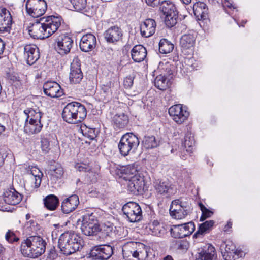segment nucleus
<instances>
[{"instance_id":"obj_35","label":"nucleus","mask_w":260,"mask_h":260,"mask_svg":"<svg viewBox=\"0 0 260 260\" xmlns=\"http://www.w3.org/2000/svg\"><path fill=\"white\" fill-rule=\"evenodd\" d=\"M45 207L51 211L55 210L58 206V198L54 194L46 196L43 200Z\"/></svg>"},{"instance_id":"obj_50","label":"nucleus","mask_w":260,"mask_h":260,"mask_svg":"<svg viewBox=\"0 0 260 260\" xmlns=\"http://www.w3.org/2000/svg\"><path fill=\"white\" fill-rule=\"evenodd\" d=\"M182 225L185 231L186 237L190 235L195 230L194 223L192 221L182 224Z\"/></svg>"},{"instance_id":"obj_7","label":"nucleus","mask_w":260,"mask_h":260,"mask_svg":"<svg viewBox=\"0 0 260 260\" xmlns=\"http://www.w3.org/2000/svg\"><path fill=\"white\" fill-rule=\"evenodd\" d=\"M122 211L125 218L130 222H138L142 218L141 208L136 202H129L125 204Z\"/></svg>"},{"instance_id":"obj_2","label":"nucleus","mask_w":260,"mask_h":260,"mask_svg":"<svg viewBox=\"0 0 260 260\" xmlns=\"http://www.w3.org/2000/svg\"><path fill=\"white\" fill-rule=\"evenodd\" d=\"M46 242L39 236H31L21 242L20 251L25 256L36 258L43 254L46 249Z\"/></svg>"},{"instance_id":"obj_32","label":"nucleus","mask_w":260,"mask_h":260,"mask_svg":"<svg viewBox=\"0 0 260 260\" xmlns=\"http://www.w3.org/2000/svg\"><path fill=\"white\" fill-rule=\"evenodd\" d=\"M42 127L43 124L41 122L29 121L28 119H26L24 131L26 133L29 134H37L41 131Z\"/></svg>"},{"instance_id":"obj_58","label":"nucleus","mask_w":260,"mask_h":260,"mask_svg":"<svg viewBox=\"0 0 260 260\" xmlns=\"http://www.w3.org/2000/svg\"><path fill=\"white\" fill-rule=\"evenodd\" d=\"M223 6L224 7H227L229 8H232L235 9V7L233 5L232 3H231L228 0H225L224 2L223 3Z\"/></svg>"},{"instance_id":"obj_3","label":"nucleus","mask_w":260,"mask_h":260,"mask_svg":"<svg viewBox=\"0 0 260 260\" xmlns=\"http://www.w3.org/2000/svg\"><path fill=\"white\" fill-rule=\"evenodd\" d=\"M58 245L63 254L69 255L79 250L83 246V241L77 234L68 231L60 235Z\"/></svg>"},{"instance_id":"obj_26","label":"nucleus","mask_w":260,"mask_h":260,"mask_svg":"<svg viewBox=\"0 0 260 260\" xmlns=\"http://www.w3.org/2000/svg\"><path fill=\"white\" fill-rule=\"evenodd\" d=\"M216 257L215 248L211 244H208L203 248L199 249L196 260H213Z\"/></svg>"},{"instance_id":"obj_11","label":"nucleus","mask_w":260,"mask_h":260,"mask_svg":"<svg viewBox=\"0 0 260 260\" xmlns=\"http://www.w3.org/2000/svg\"><path fill=\"white\" fill-rule=\"evenodd\" d=\"M114 248L109 245L94 246L89 253V256L94 259L107 260L113 254Z\"/></svg>"},{"instance_id":"obj_44","label":"nucleus","mask_w":260,"mask_h":260,"mask_svg":"<svg viewBox=\"0 0 260 260\" xmlns=\"http://www.w3.org/2000/svg\"><path fill=\"white\" fill-rule=\"evenodd\" d=\"M100 229L99 233L101 234V236L104 238H106L112 233L113 231V226L111 225L110 223H102L99 224Z\"/></svg>"},{"instance_id":"obj_23","label":"nucleus","mask_w":260,"mask_h":260,"mask_svg":"<svg viewBox=\"0 0 260 260\" xmlns=\"http://www.w3.org/2000/svg\"><path fill=\"white\" fill-rule=\"evenodd\" d=\"M79 204L78 196L73 194L65 199L61 204V210L65 214L74 211Z\"/></svg>"},{"instance_id":"obj_46","label":"nucleus","mask_w":260,"mask_h":260,"mask_svg":"<svg viewBox=\"0 0 260 260\" xmlns=\"http://www.w3.org/2000/svg\"><path fill=\"white\" fill-rule=\"evenodd\" d=\"M5 239L9 243L14 244L19 241V238L12 230H9L5 234Z\"/></svg>"},{"instance_id":"obj_29","label":"nucleus","mask_w":260,"mask_h":260,"mask_svg":"<svg viewBox=\"0 0 260 260\" xmlns=\"http://www.w3.org/2000/svg\"><path fill=\"white\" fill-rule=\"evenodd\" d=\"M194 15L198 20H204L208 17V9L206 4L203 2H197L193 6Z\"/></svg>"},{"instance_id":"obj_52","label":"nucleus","mask_w":260,"mask_h":260,"mask_svg":"<svg viewBox=\"0 0 260 260\" xmlns=\"http://www.w3.org/2000/svg\"><path fill=\"white\" fill-rule=\"evenodd\" d=\"M75 167L79 172L87 173L91 170V167L89 164L83 162L76 164Z\"/></svg>"},{"instance_id":"obj_1","label":"nucleus","mask_w":260,"mask_h":260,"mask_svg":"<svg viewBox=\"0 0 260 260\" xmlns=\"http://www.w3.org/2000/svg\"><path fill=\"white\" fill-rule=\"evenodd\" d=\"M60 17L49 16L41 18L28 28L29 35L34 39H43L55 32L61 25Z\"/></svg>"},{"instance_id":"obj_22","label":"nucleus","mask_w":260,"mask_h":260,"mask_svg":"<svg viewBox=\"0 0 260 260\" xmlns=\"http://www.w3.org/2000/svg\"><path fill=\"white\" fill-rule=\"evenodd\" d=\"M24 56L29 64H33L40 58L39 49L35 45H26L24 48Z\"/></svg>"},{"instance_id":"obj_8","label":"nucleus","mask_w":260,"mask_h":260,"mask_svg":"<svg viewBox=\"0 0 260 260\" xmlns=\"http://www.w3.org/2000/svg\"><path fill=\"white\" fill-rule=\"evenodd\" d=\"M73 43V40L70 35L62 34L55 39L54 49L60 55L64 56L70 52Z\"/></svg>"},{"instance_id":"obj_64","label":"nucleus","mask_w":260,"mask_h":260,"mask_svg":"<svg viewBox=\"0 0 260 260\" xmlns=\"http://www.w3.org/2000/svg\"><path fill=\"white\" fill-rule=\"evenodd\" d=\"M163 260H174L173 257L171 255H167L165 256Z\"/></svg>"},{"instance_id":"obj_31","label":"nucleus","mask_w":260,"mask_h":260,"mask_svg":"<svg viewBox=\"0 0 260 260\" xmlns=\"http://www.w3.org/2000/svg\"><path fill=\"white\" fill-rule=\"evenodd\" d=\"M113 124L118 128H124L129 122L128 117L123 113L115 114L112 119Z\"/></svg>"},{"instance_id":"obj_21","label":"nucleus","mask_w":260,"mask_h":260,"mask_svg":"<svg viewBox=\"0 0 260 260\" xmlns=\"http://www.w3.org/2000/svg\"><path fill=\"white\" fill-rule=\"evenodd\" d=\"M44 93L51 98L60 97L63 94V90L56 82H47L43 85Z\"/></svg>"},{"instance_id":"obj_60","label":"nucleus","mask_w":260,"mask_h":260,"mask_svg":"<svg viewBox=\"0 0 260 260\" xmlns=\"http://www.w3.org/2000/svg\"><path fill=\"white\" fill-rule=\"evenodd\" d=\"M5 248L0 244V260L2 259V256L4 253Z\"/></svg>"},{"instance_id":"obj_42","label":"nucleus","mask_w":260,"mask_h":260,"mask_svg":"<svg viewBox=\"0 0 260 260\" xmlns=\"http://www.w3.org/2000/svg\"><path fill=\"white\" fill-rule=\"evenodd\" d=\"M142 145L145 148L148 149L156 147L158 143L154 136H148L144 137Z\"/></svg>"},{"instance_id":"obj_45","label":"nucleus","mask_w":260,"mask_h":260,"mask_svg":"<svg viewBox=\"0 0 260 260\" xmlns=\"http://www.w3.org/2000/svg\"><path fill=\"white\" fill-rule=\"evenodd\" d=\"M83 134L91 140L96 137L98 131L95 128L88 127L86 125L81 127Z\"/></svg>"},{"instance_id":"obj_62","label":"nucleus","mask_w":260,"mask_h":260,"mask_svg":"<svg viewBox=\"0 0 260 260\" xmlns=\"http://www.w3.org/2000/svg\"><path fill=\"white\" fill-rule=\"evenodd\" d=\"M4 163V156L0 152V167L3 165Z\"/></svg>"},{"instance_id":"obj_20","label":"nucleus","mask_w":260,"mask_h":260,"mask_svg":"<svg viewBox=\"0 0 260 260\" xmlns=\"http://www.w3.org/2000/svg\"><path fill=\"white\" fill-rule=\"evenodd\" d=\"M96 45V38L91 33H88L82 36L79 44L81 50L85 52L91 51L95 48Z\"/></svg>"},{"instance_id":"obj_47","label":"nucleus","mask_w":260,"mask_h":260,"mask_svg":"<svg viewBox=\"0 0 260 260\" xmlns=\"http://www.w3.org/2000/svg\"><path fill=\"white\" fill-rule=\"evenodd\" d=\"M199 206L202 211V215L200 217V221H203L206 219L211 217L213 214V212L212 211L208 209L202 203L199 204Z\"/></svg>"},{"instance_id":"obj_38","label":"nucleus","mask_w":260,"mask_h":260,"mask_svg":"<svg viewBox=\"0 0 260 260\" xmlns=\"http://www.w3.org/2000/svg\"><path fill=\"white\" fill-rule=\"evenodd\" d=\"M149 226L152 234L155 236H161L165 233V229L157 220H154L149 224Z\"/></svg>"},{"instance_id":"obj_51","label":"nucleus","mask_w":260,"mask_h":260,"mask_svg":"<svg viewBox=\"0 0 260 260\" xmlns=\"http://www.w3.org/2000/svg\"><path fill=\"white\" fill-rule=\"evenodd\" d=\"M34 171L38 172V175H35V176H32L31 179L34 181L35 187L38 188L41 183V178L43 176V173L39 169H35Z\"/></svg>"},{"instance_id":"obj_55","label":"nucleus","mask_w":260,"mask_h":260,"mask_svg":"<svg viewBox=\"0 0 260 260\" xmlns=\"http://www.w3.org/2000/svg\"><path fill=\"white\" fill-rule=\"evenodd\" d=\"M134 78L129 76L126 77L123 81V85L126 88H128L132 87L133 84Z\"/></svg>"},{"instance_id":"obj_39","label":"nucleus","mask_w":260,"mask_h":260,"mask_svg":"<svg viewBox=\"0 0 260 260\" xmlns=\"http://www.w3.org/2000/svg\"><path fill=\"white\" fill-rule=\"evenodd\" d=\"M154 84L155 87L158 89L164 90L169 87L170 83L165 75H159L155 78Z\"/></svg>"},{"instance_id":"obj_63","label":"nucleus","mask_w":260,"mask_h":260,"mask_svg":"<svg viewBox=\"0 0 260 260\" xmlns=\"http://www.w3.org/2000/svg\"><path fill=\"white\" fill-rule=\"evenodd\" d=\"M232 225V223L231 221H229L227 224L225 226V230H228L229 229L231 228Z\"/></svg>"},{"instance_id":"obj_4","label":"nucleus","mask_w":260,"mask_h":260,"mask_svg":"<svg viewBox=\"0 0 260 260\" xmlns=\"http://www.w3.org/2000/svg\"><path fill=\"white\" fill-rule=\"evenodd\" d=\"M86 115L87 111L85 107L77 102L68 103L62 112V117L64 121L71 124L82 122Z\"/></svg>"},{"instance_id":"obj_28","label":"nucleus","mask_w":260,"mask_h":260,"mask_svg":"<svg viewBox=\"0 0 260 260\" xmlns=\"http://www.w3.org/2000/svg\"><path fill=\"white\" fill-rule=\"evenodd\" d=\"M147 56L146 49L141 45H135L131 50V56L136 62L143 61Z\"/></svg>"},{"instance_id":"obj_36","label":"nucleus","mask_w":260,"mask_h":260,"mask_svg":"<svg viewBox=\"0 0 260 260\" xmlns=\"http://www.w3.org/2000/svg\"><path fill=\"white\" fill-rule=\"evenodd\" d=\"M214 224V221L212 220L206 221L201 224L199 225L197 231L193 235V237L197 238L200 235H203L206 233H209L213 227Z\"/></svg>"},{"instance_id":"obj_27","label":"nucleus","mask_w":260,"mask_h":260,"mask_svg":"<svg viewBox=\"0 0 260 260\" xmlns=\"http://www.w3.org/2000/svg\"><path fill=\"white\" fill-rule=\"evenodd\" d=\"M3 196L8 205H15L22 200L21 195L14 188L6 190L4 192Z\"/></svg>"},{"instance_id":"obj_18","label":"nucleus","mask_w":260,"mask_h":260,"mask_svg":"<svg viewBox=\"0 0 260 260\" xmlns=\"http://www.w3.org/2000/svg\"><path fill=\"white\" fill-rule=\"evenodd\" d=\"M80 66V61L78 58L74 59L71 64L69 80L72 84L79 83L83 78Z\"/></svg>"},{"instance_id":"obj_34","label":"nucleus","mask_w":260,"mask_h":260,"mask_svg":"<svg viewBox=\"0 0 260 260\" xmlns=\"http://www.w3.org/2000/svg\"><path fill=\"white\" fill-rule=\"evenodd\" d=\"M64 171L62 166L55 162L50 165V168L48 171V175L51 178H60L63 175Z\"/></svg>"},{"instance_id":"obj_33","label":"nucleus","mask_w":260,"mask_h":260,"mask_svg":"<svg viewBox=\"0 0 260 260\" xmlns=\"http://www.w3.org/2000/svg\"><path fill=\"white\" fill-rule=\"evenodd\" d=\"M24 113L27 116L26 119H28V121L36 122H41L42 114L38 108H27L24 111Z\"/></svg>"},{"instance_id":"obj_53","label":"nucleus","mask_w":260,"mask_h":260,"mask_svg":"<svg viewBox=\"0 0 260 260\" xmlns=\"http://www.w3.org/2000/svg\"><path fill=\"white\" fill-rule=\"evenodd\" d=\"M97 175L98 174L93 172L92 171V169L91 168V171L87 172V175L86 176L87 181L92 183L96 182L97 181Z\"/></svg>"},{"instance_id":"obj_59","label":"nucleus","mask_w":260,"mask_h":260,"mask_svg":"<svg viewBox=\"0 0 260 260\" xmlns=\"http://www.w3.org/2000/svg\"><path fill=\"white\" fill-rule=\"evenodd\" d=\"M5 47V44L4 42L0 38V55L2 54L4 52Z\"/></svg>"},{"instance_id":"obj_57","label":"nucleus","mask_w":260,"mask_h":260,"mask_svg":"<svg viewBox=\"0 0 260 260\" xmlns=\"http://www.w3.org/2000/svg\"><path fill=\"white\" fill-rule=\"evenodd\" d=\"M146 4L151 7L158 6L160 1L159 0H145Z\"/></svg>"},{"instance_id":"obj_6","label":"nucleus","mask_w":260,"mask_h":260,"mask_svg":"<svg viewBox=\"0 0 260 260\" xmlns=\"http://www.w3.org/2000/svg\"><path fill=\"white\" fill-rule=\"evenodd\" d=\"M160 11L165 16V23L168 27H173L177 23L178 13L174 4L170 1L160 2Z\"/></svg>"},{"instance_id":"obj_56","label":"nucleus","mask_w":260,"mask_h":260,"mask_svg":"<svg viewBox=\"0 0 260 260\" xmlns=\"http://www.w3.org/2000/svg\"><path fill=\"white\" fill-rule=\"evenodd\" d=\"M7 204H8L5 201L4 196L0 197V210L2 211H8Z\"/></svg>"},{"instance_id":"obj_43","label":"nucleus","mask_w":260,"mask_h":260,"mask_svg":"<svg viewBox=\"0 0 260 260\" xmlns=\"http://www.w3.org/2000/svg\"><path fill=\"white\" fill-rule=\"evenodd\" d=\"M73 9L78 12L87 11L88 7L87 0H69Z\"/></svg>"},{"instance_id":"obj_24","label":"nucleus","mask_w":260,"mask_h":260,"mask_svg":"<svg viewBox=\"0 0 260 260\" xmlns=\"http://www.w3.org/2000/svg\"><path fill=\"white\" fill-rule=\"evenodd\" d=\"M12 22V18L9 11L5 8H0V32L9 31Z\"/></svg>"},{"instance_id":"obj_48","label":"nucleus","mask_w":260,"mask_h":260,"mask_svg":"<svg viewBox=\"0 0 260 260\" xmlns=\"http://www.w3.org/2000/svg\"><path fill=\"white\" fill-rule=\"evenodd\" d=\"M125 176L124 177V178L127 180V177L128 176H133V175H139L138 174L137 170L136 167L134 166L128 165L126 166L124 169L123 170Z\"/></svg>"},{"instance_id":"obj_61","label":"nucleus","mask_w":260,"mask_h":260,"mask_svg":"<svg viewBox=\"0 0 260 260\" xmlns=\"http://www.w3.org/2000/svg\"><path fill=\"white\" fill-rule=\"evenodd\" d=\"M6 129L5 126L3 124L1 121H0V135L5 132Z\"/></svg>"},{"instance_id":"obj_10","label":"nucleus","mask_w":260,"mask_h":260,"mask_svg":"<svg viewBox=\"0 0 260 260\" xmlns=\"http://www.w3.org/2000/svg\"><path fill=\"white\" fill-rule=\"evenodd\" d=\"M82 222L81 230L85 235L93 236L99 233V224L98 220L92 215L84 216Z\"/></svg>"},{"instance_id":"obj_17","label":"nucleus","mask_w":260,"mask_h":260,"mask_svg":"<svg viewBox=\"0 0 260 260\" xmlns=\"http://www.w3.org/2000/svg\"><path fill=\"white\" fill-rule=\"evenodd\" d=\"M153 186L157 194L169 197L175 193L173 185L167 180H155Z\"/></svg>"},{"instance_id":"obj_37","label":"nucleus","mask_w":260,"mask_h":260,"mask_svg":"<svg viewBox=\"0 0 260 260\" xmlns=\"http://www.w3.org/2000/svg\"><path fill=\"white\" fill-rule=\"evenodd\" d=\"M195 142L193 138L191 136H185L184 137V147L185 150H184L182 152L181 158L182 159H185V156L183 154L185 155V151L187 153L188 155L190 154L193 151V146L194 145Z\"/></svg>"},{"instance_id":"obj_49","label":"nucleus","mask_w":260,"mask_h":260,"mask_svg":"<svg viewBox=\"0 0 260 260\" xmlns=\"http://www.w3.org/2000/svg\"><path fill=\"white\" fill-rule=\"evenodd\" d=\"M175 248L182 252L186 251L189 247V243L185 240L176 241L175 244Z\"/></svg>"},{"instance_id":"obj_30","label":"nucleus","mask_w":260,"mask_h":260,"mask_svg":"<svg viewBox=\"0 0 260 260\" xmlns=\"http://www.w3.org/2000/svg\"><path fill=\"white\" fill-rule=\"evenodd\" d=\"M180 45L183 50H192L195 43V38L193 35L185 34L180 39Z\"/></svg>"},{"instance_id":"obj_14","label":"nucleus","mask_w":260,"mask_h":260,"mask_svg":"<svg viewBox=\"0 0 260 260\" xmlns=\"http://www.w3.org/2000/svg\"><path fill=\"white\" fill-rule=\"evenodd\" d=\"M170 213L171 216L175 219H181L188 214V207L179 200H175L172 202Z\"/></svg>"},{"instance_id":"obj_9","label":"nucleus","mask_w":260,"mask_h":260,"mask_svg":"<svg viewBox=\"0 0 260 260\" xmlns=\"http://www.w3.org/2000/svg\"><path fill=\"white\" fill-rule=\"evenodd\" d=\"M47 8L45 0H27L26 3L27 13L34 18L44 14Z\"/></svg>"},{"instance_id":"obj_40","label":"nucleus","mask_w":260,"mask_h":260,"mask_svg":"<svg viewBox=\"0 0 260 260\" xmlns=\"http://www.w3.org/2000/svg\"><path fill=\"white\" fill-rule=\"evenodd\" d=\"M170 233L172 237L174 238H183L186 237L182 224L173 225L170 229Z\"/></svg>"},{"instance_id":"obj_54","label":"nucleus","mask_w":260,"mask_h":260,"mask_svg":"<svg viewBox=\"0 0 260 260\" xmlns=\"http://www.w3.org/2000/svg\"><path fill=\"white\" fill-rule=\"evenodd\" d=\"M41 143L42 150L45 153L47 152L50 149V142L48 139L44 137L42 138Z\"/></svg>"},{"instance_id":"obj_19","label":"nucleus","mask_w":260,"mask_h":260,"mask_svg":"<svg viewBox=\"0 0 260 260\" xmlns=\"http://www.w3.org/2000/svg\"><path fill=\"white\" fill-rule=\"evenodd\" d=\"M104 37L108 43L115 44L122 40L123 31L121 28L117 26H111L105 31Z\"/></svg>"},{"instance_id":"obj_16","label":"nucleus","mask_w":260,"mask_h":260,"mask_svg":"<svg viewBox=\"0 0 260 260\" xmlns=\"http://www.w3.org/2000/svg\"><path fill=\"white\" fill-rule=\"evenodd\" d=\"M223 257L225 260H236L241 257L242 252L237 250L231 242L223 243L220 247Z\"/></svg>"},{"instance_id":"obj_41","label":"nucleus","mask_w":260,"mask_h":260,"mask_svg":"<svg viewBox=\"0 0 260 260\" xmlns=\"http://www.w3.org/2000/svg\"><path fill=\"white\" fill-rule=\"evenodd\" d=\"M174 49V45L166 39L160 40L159 43V51L160 53L167 54Z\"/></svg>"},{"instance_id":"obj_5","label":"nucleus","mask_w":260,"mask_h":260,"mask_svg":"<svg viewBox=\"0 0 260 260\" xmlns=\"http://www.w3.org/2000/svg\"><path fill=\"white\" fill-rule=\"evenodd\" d=\"M140 143L139 140L133 133H127L123 135L118 144L120 153L123 156H126L134 153Z\"/></svg>"},{"instance_id":"obj_12","label":"nucleus","mask_w":260,"mask_h":260,"mask_svg":"<svg viewBox=\"0 0 260 260\" xmlns=\"http://www.w3.org/2000/svg\"><path fill=\"white\" fill-rule=\"evenodd\" d=\"M127 189L134 195L142 194L144 191L145 182L143 177L140 175L128 176Z\"/></svg>"},{"instance_id":"obj_25","label":"nucleus","mask_w":260,"mask_h":260,"mask_svg":"<svg viewBox=\"0 0 260 260\" xmlns=\"http://www.w3.org/2000/svg\"><path fill=\"white\" fill-rule=\"evenodd\" d=\"M156 23L154 19H147L140 25V32L142 37L148 38L152 36L155 32Z\"/></svg>"},{"instance_id":"obj_15","label":"nucleus","mask_w":260,"mask_h":260,"mask_svg":"<svg viewBox=\"0 0 260 260\" xmlns=\"http://www.w3.org/2000/svg\"><path fill=\"white\" fill-rule=\"evenodd\" d=\"M169 113L173 120L179 124L186 120L189 115V112L183 109L180 104L175 105L170 107Z\"/></svg>"},{"instance_id":"obj_13","label":"nucleus","mask_w":260,"mask_h":260,"mask_svg":"<svg viewBox=\"0 0 260 260\" xmlns=\"http://www.w3.org/2000/svg\"><path fill=\"white\" fill-rule=\"evenodd\" d=\"M141 247L144 249V245L141 243L136 242H129L125 243L122 247V253L124 257H130L132 256L140 260V255L142 254V251L140 250Z\"/></svg>"}]
</instances>
